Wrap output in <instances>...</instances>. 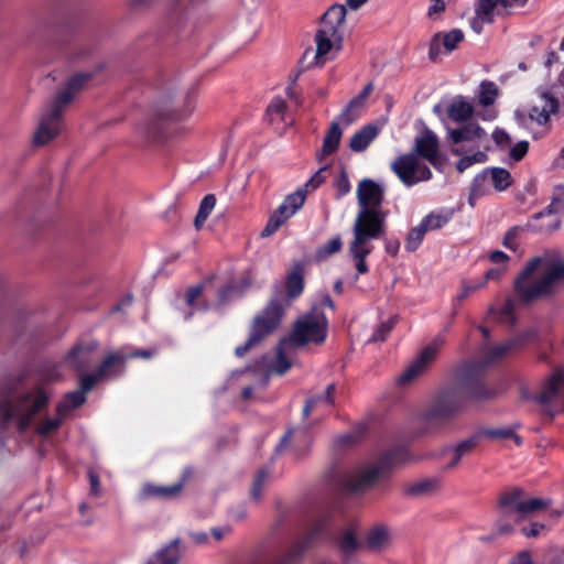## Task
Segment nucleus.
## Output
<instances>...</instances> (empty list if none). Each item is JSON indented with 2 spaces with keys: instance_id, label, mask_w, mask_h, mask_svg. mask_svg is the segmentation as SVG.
<instances>
[{
  "instance_id": "obj_1",
  "label": "nucleus",
  "mask_w": 564,
  "mask_h": 564,
  "mask_svg": "<svg viewBox=\"0 0 564 564\" xmlns=\"http://www.w3.org/2000/svg\"><path fill=\"white\" fill-rule=\"evenodd\" d=\"M324 307L335 308L329 295H324L321 303L313 305L312 310L299 318L292 334L282 339L276 348L275 361L270 369L279 375L286 372L292 362L290 356L294 348L307 344H322L326 339L328 322L323 312Z\"/></svg>"
},
{
  "instance_id": "obj_2",
  "label": "nucleus",
  "mask_w": 564,
  "mask_h": 564,
  "mask_svg": "<svg viewBox=\"0 0 564 564\" xmlns=\"http://www.w3.org/2000/svg\"><path fill=\"white\" fill-rule=\"evenodd\" d=\"M564 281V259L545 252L531 259L514 281V290L527 302L550 294Z\"/></svg>"
},
{
  "instance_id": "obj_3",
  "label": "nucleus",
  "mask_w": 564,
  "mask_h": 564,
  "mask_svg": "<svg viewBox=\"0 0 564 564\" xmlns=\"http://www.w3.org/2000/svg\"><path fill=\"white\" fill-rule=\"evenodd\" d=\"M286 294L275 295L269 304L254 317L247 343L236 348V355L241 357L250 347L259 344L271 334L281 323L283 314L294 299L304 290V280L299 268L294 269L286 279Z\"/></svg>"
},
{
  "instance_id": "obj_4",
  "label": "nucleus",
  "mask_w": 564,
  "mask_h": 564,
  "mask_svg": "<svg viewBox=\"0 0 564 564\" xmlns=\"http://www.w3.org/2000/svg\"><path fill=\"white\" fill-rule=\"evenodd\" d=\"M90 78L89 73H78L67 82L66 86L57 93L55 98L43 109L39 117L37 127L33 133L32 142L43 147L54 140L63 130L62 116L64 109L70 104L76 91Z\"/></svg>"
},
{
  "instance_id": "obj_5",
  "label": "nucleus",
  "mask_w": 564,
  "mask_h": 564,
  "mask_svg": "<svg viewBox=\"0 0 564 564\" xmlns=\"http://www.w3.org/2000/svg\"><path fill=\"white\" fill-rule=\"evenodd\" d=\"M387 215L383 210L359 209L352 226L354 238L349 243V253L359 274L368 272L366 262L373 246L372 239L381 238L386 231Z\"/></svg>"
},
{
  "instance_id": "obj_6",
  "label": "nucleus",
  "mask_w": 564,
  "mask_h": 564,
  "mask_svg": "<svg viewBox=\"0 0 564 564\" xmlns=\"http://www.w3.org/2000/svg\"><path fill=\"white\" fill-rule=\"evenodd\" d=\"M475 389L465 391L457 386L440 389L430 400L421 414V420L427 429H440L452 423L465 409L467 395L481 398Z\"/></svg>"
},
{
  "instance_id": "obj_7",
  "label": "nucleus",
  "mask_w": 564,
  "mask_h": 564,
  "mask_svg": "<svg viewBox=\"0 0 564 564\" xmlns=\"http://www.w3.org/2000/svg\"><path fill=\"white\" fill-rule=\"evenodd\" d=\"M345 19L343 4H334L323 14L315 35L317 64H325L341 50Z\"/></svg>"
},
{
  "instance_id": "obj_8",
  "label": "nucleus",
  "mask_w": 564,
  "mask_h": 564,
  "mask_svg": "<svg viewBox=\"0 0 564 564\" xmlns=\"http://www.w3.org/2000/svg\"><path fill=\"white\" fill-rule=\"evenodd\" d=\"M48 395L46 391L36 387L32 391L23 393L15 401H7L0 405V419L6 422H13L18 430H26L35 414L46 406Z\"/></svg>"
},
{
  "instance_id": "obj_9",
  "label": "nucleus",
  "mask_w": 564,
  "mask_h": 564,
  "mask_svg": "<svg viewBox=\"0 0 564 564\" xmlns=\"http://www.w3.org/2000/svg\"><path fill=\"white\" fill-rule=\"evenodd\" d=\"M401 183L408 187L432 178L430 167L414 153H405L397 156L390 165Z\"/></svg>"
},
{
  "instance_id": "obj_10",
  "label": "nucleus",
  "mask_w": 564,
  "mask_h": 564,
  "mask_svg": "<svg viewBox=\"0 0 564 564\" xmlns=\"http://www.w3.org/2000/svg\"><path fill=\"white\" fill-rule=\"evenodd\" d=\"M386 464L382 460H370L357 464L347 470L343 485L350 491L360 492L371 488L383 475Z\"/></svg>"
},
{
  "instance_id": "obj_11",
  "label": "nucleus",
  "mask_w": 564,
  "mask_h": 564,
  "mask_svg": "<svg viewBox=\"0 0 564 564\" xmlns=\"http://www.w3.org/2000/svg\"><path fill=\"white\" fill-rule=\"evenodd\" d=\"M525 492L521 488H512L501 494L499 498L500 517L495 524V535L509 534L516 525V518L519 513Z\"/></svg>"
},
{
  "instance_id": "obj_12",
  "label": "nucleus",
  "mask_w": 564,
  "mask_h": 564,
  "mask_svg": "<svg viewBox=\"0 0 564 564\" xmlns=\"http://www.w3.org/2000/svg\"><path fill=\"white\" fill-rule=\"evenodd\" d=\"M445 343L443 335L436 336L417 356V358L398 377L399 384H408L421 376L435 360L438 350Z\"/></svg>"
},
{
  "instance_id": "obj_13",
  "label": "nucleus",
  "mask_w": 564,
  "mask_h": 564,
  "mask_svg": "<svg viewBox=\"0 0 564 564\" xmlns=\"http://www.w3.org/2000/svg\"><path fill=\"white\" fill-rule=\"evenodd\" d=\"M558 107L560 100L554 88H538L529 110V118L539 124H545L550 120V116L558 110Z\"/></svg>"
},
{
  "instance_id": "obj_14",
  "label": "nucleus",
  "mask_w": 564,
  "mask_h": 564,
  "mask_svg": "<svg viewBox=\"0 0 564 564\" xmlns=\"http://www.w3.org/2000/svg\"><path fill=\"white\" fill-rule=\"evenodd\" d=\"M105 377L99 376V369L96 373H84L79 377L80 389L77 391L69 392L65 398L57 404L56 411L61 415H68V413L80 406L86 401V393L90 391L96 382Z\"/></svg>"
},
{
  "instance_id": "obj_15",
  "label": "nucleus",
  "mask_w": 564,
  "mask_h": 564,
  "mask_svg": "<svg viewBox=\"0 0 564 564\" xmlns=\"http://www.w3.org/2000/svg\"><path fill=\"white\" fill-rule=\"evenodd\" d=\"M203 0H174L169 8L171 23L184 28L197 20Z\"/></svg>"
},
{
  "instance_id": "obj_16",
  "label": "nucleus",
  "mask_w": 564,
  "mask_h": 564,
  "mask_svg": "<svg viewBox=\"0 0 564 564\" xmlns=\"http://www.w3.org/2000/svg\"><path fill=\"white\" fill-rule=\"evenodd\" d=\"M491 181L494 187L502 192L507 189L511 183L512 177L509 171L502 167H491L485 169L481 173L475 176L473 181L471 191L474 194L479 195L482 193L481 187L485 185L487 181Z\"/></svg>"
},
{
  "instance_id": "obj_17",
  "label": "nucleus",
  "mask_w": 564,
  "mask_h": 564,
  "mask_svg": "<svg viewBox=\"0 0 564 564\" xmlns=\"http://www.w3.org/2000/svg\"><path fill=\"white\" fill-rule=\"evenodd\" d=\"M359 209L382 210V191L371 180H362L357 188Z\"/></svg>"
},
{
  "instance_id": "obj_18",
  "label": "nucleus",
  "mask_w": 564,
  "mask_h": 564,
  "mask_svg": "<svg viewBox=\"0 0 564 564\" xmlns=\"http://www.w3.org/2000/svg\"><path fill=\"white\" fill-rule=\"evenodd\" d=\"M414 151L419 156L436 165L438 160V139L436 134L425 128L415 139Z\"/></svg>"
},
{
  "instance_id": "obj_19",
  "label": "nucleus",
  "mask_w": 564,
  "mask_h": 564,
  "mask_svg": "<svg viewBox=\"0 0 564 564\" xmlns=\"http://www.w3.org/2000/svg\"><path fill=\"white\" fill-rule=\"evenodd\" d=\"M451 141L456 144L452 150L455 155H463L464 150L459 147L463 142H476L485 135V131L476 123H468L459 129L448 131Z\"/></svg>"
},
{
  "instance_id": "obj_20",
  "label": "nucleus",
  "mask_w": 564,
  "mask_h": 564,
  "mask_svg": "<svg viewBox=\"0 0 564 564\" xmlns=\"http://www.w3.org/2000/svg\"><path fill=\"white\" fill-rule=\"evenodd\" d=\"M563 398L564 373L556 371L546 379L542 390L536 395V400L542 404H546Z\"/></svg>"
},
{
  "instance_id": "obj_21",
  "label": "nucleus",
  "mask_w": 564,
  "mask_h": 564,
  "mask_svg": "<svg viewBox=\"0 0 564 564\" xmlns=\"http://www.w3.org/2000/svg\"><path fill=\"white\" fill-rule=\"evenodd\" d=\"M153 355L151 350L142 349L127 352L126 350H119L109 354L99 367L100 377H109L111 375V368L115 366H122L129 358H150Z\"/></svg>"
},
{
  "instance_id": "obj_22",
  "label": "nucleus",
  "mask_w": 564,
  "mask_h": 564,
  "mask_svg": "<svg viewBox=\"0 0 564 564\" xmlns=\"http://www.w3.org/2000/svg\"><path fill=\"white\" fill-rule=\"evenodd\" d=\"M97 348L96 341L78 344L66 356V362L74 369L80 370L91 361V354Z\"/></svg>"
},
{
  "instance_id": "obj_23",
  "label": "nucleus",
  "mask_w": 564,
  "mask_h": 564,
  "mask_svg": "<svg viewBox=\"0 0 564 564\" xmlns=\"http://www.w3.org/2000/svg\"><path fill=\"white\" fill-rule=\"evenodd\" d=\"M463 40L464 33L459 29H453L446 33H436L431 43L430 56L434 58L438 54L440 44H443L445 51L449 53L454 51Z\"/></svg>"
},
{
  "instance_id": "obj_24",
  "label": "nucleus",
  "mask_w": 564,
  "mask_h": 564,
  "mask_svg": "<svg viewBox=\"0 0 564 564\" xmlns=\"http://www.w3.org/2000/svg\"><path fill=\"white\" fill-rule=\"evenodd\" d=\"M379 127L375 123L364 126L360 130L356 131L350 138L349 148L354 152L365 151L369 144L378 137Z\"/></svg>"
},
{
  "instance_id": "obj_25",
  "label": "nucleus",
  "mask_w": 564,
  "mask_h": 564,
  "mask_svg": "<svg viewBox=\"0 0 564 564\" xmlns=\"http://www.w3.org/2000/svg\"><path fill=\"white\" fill-rule=\"evenodd\" d=\"M343 130L339 127V122L333 121L324 137L321 152L317 154L319 161L337 151Z\"/></svg>"
},
{
  "instance_id": "obj_26",
  "label": "nucleus",
  "mask_w": 564,
  "mask_h": 564,
  "mask_svg": "<svg viewBox=\"0 0 564 564\" xmlns=\"http://www.w3.org/2000/svg\"><path fill=\"white\" fill-rule=\"evenodd\" d=\"M390 530L383 524L371 528L366 536L367 546L373 551L384 550L390 544Z\"/></svg>"
},
{
  "instance_id": "obj_27",
  "label": "nucleus",
  "mask_w": 564,
  "mask_h": 564,
  "mask_svg": "<svg viewBox=\"0 0 564 564\" xmlns=\"http://www.w3.org/2000/svg\"><path fill=\"white\" fill-rule=\"evenodd\" d=\"M193 110L194 105L191 101L184 104L173 102L171 106L162 108L159 116L170 121L181 122L187 119Z\"/></svg>"
},
{
  "instance_id": "obj_28",
  "label": "nucleus",
  "mask_w": 564,
  "mask_h": 564,
  "mask_svg": "<svg viewBox=\"0 0 564 564\" xmlns=\"http://www.w3.org/2000/svg\"><path fill=\"white\" fill-rule=\"evenodd\" d=\"M481 437V433L474 434L451 449V460L447 464V467H455L465 455L469 454L479 444Z\"/></svg>"
},
{
  "instance_id": "obj_29",
  "label": "nucleus",
  "mask_w": 564,
  "mask_h": 564,
  "mask_svg": "<svg viewBox=\"0 0 564 564\" xmlns=\"http://www.w3.org/2000/svg\"><path fill=\"white\" fill-rule=\"evenodd\" d=\"M519 343L520 340L518 338H512L502 344L486 348L484 351L485 364H494L501 360L511 352Z\"/></svg>"
},
{
  "instance_id": "obj_30",
  "label": "nucleus",
  "mask_w": 564,
  "mask_h": 564,
  "mask_svg": "<svg viewBox=\"0 0 564 564\" xmlns=\"http://www.w3.org/2000/svg\"><path fill=\"white\" fill-rule=\"evenodd\" d=\"M181 557L182 554L178 539H174L154 554L156 564H178Z\"/></svg>"
},
{
  "instance_id": "obj_31",
  "label": "nucleus",
  "mask_w": 564,
  "mask_h": 564,
  "mask_svg": "<svg viewBox=\"0 0 564 564\" xmlns=\"http://www.w3.org/2000/svg\"><path fill=\"white\" fill-rule=\"evenodd\" d=\"M473 112L471 104L463 97L455 98L447 108L448 117L456 122L468 120Z\"/></svg>"
},
{
  "instance_id": "obj_32",
  "label": "nucleus",
  "mask_w": 564,
  "mask_h": 564,
  "mask_svg": "<svg viewBox=\"0 0 564 564\" xmlns=\"http://www.w3.org/2000/svg\"><path fill=\"white\" fill-rule=\"evenodd\" d=\"M304 202L305 194L302 191H296L288 195L275 210L288 220L304 205Z\"/></svg>"
},
{
  "instance_id": "obj_33",
  "label": "nucleus",
  "mask_w": 564,
  "mask_h": 564,
  "mask_svg": "<svg viewBox=\"0 0 564 564\" xmlns=\"http://www.w3.org/2000/svg\"><path fill=\"white\" fill-rule=\"evenodd\" d=\"M452 217L453 212L451 209L435 210L426 215L421 220V224L426 231L436 230L445 226Z\"/></svg>"
},
{
  "instance_id": "obj_34",
  "label": "nucleus",
  "mask_w": 564,
  "mask_h": 564,
  "mask_svg": "<svg viewBox=\"0 0 564 564\" xmlns=\"http://www.w3.org/2000/svg\"><path fill=\"white\" fill-rule=\"evenodd\" d=\"M549 506V501L538 498V497H527L524 495V498L522 500V505L518 506L520 508L519 513L516 518V524L520 521H522L525 517L531 516L535 513L536 511H540Z\"/></svg>"
},
{
  "instance_id": "obj_35",
  "label": "nucleus",
  "mask_w": 564,
  "mask_h": 564,
  "mask_svg": "<svg viewBox=\"0 0 564 564\" xmlns=\"http://www.w3.org/2000/svg\"><path fill=\"white\" fill-rule=\"evenodd\" d=\"M334 392L335 386L328 384L323 394L313 397L312 399L307 400L305 406L303 408V415L307 416L311 411H313L318 405H325L326 408L332 406L334 404Z\"/></svg>"
},
{
  "instance_id": "obj_36",
  "label": "nucleus",
  "mask_w": 564,
  "mask_h": 564,
  "mask_svg": "<svg viewBox=\"0 0 564 564\" xmlns=\"http://www.w3.org/2000/svg\"><path fill=\"white\" fill-rule=\"evenodd\" d=\"M564 210V202L562 199H553L551 204L541 213H539L535 217L542 218V217H552L551 223L544 228L545 230H555L560 227L561 221L556 217V215Z\"/></svg>"
},
{
  "instance_id": "obj_37",
  "label": "nucleus",
  "mask_w": 564,
  "mask_h": 564,
  "mask_svg": "<svg viewBox=\"0 0 564 564\" xmlns=\"http://www.w3.org/2000/svg\"><path fill=\"white\" fill-rule=\"evenodd\" d=\"M364 107V105L352 98L346 108L340 112L336 121H338L339 124L343 123L344 126H350L360 117Z\"/></svg>"
},
{
  "instance_id": "obj_38",
  "label": "nucleus",
  "mask_w": 564,
  "mask_h": 564,
  "mask_svg": "<svg viewBox=\"0 0 564 564\" xmlns=\"http://www.w3.org/2000/svg\"><path fill=\"white\" fill-rule=\"evenodd\" d=\"M216 205V197L213 194H208L204 196V198L200 200L199 208L197 212V215L194 220V225L196 229H200L210 213L214 210Z\"/></svg>"
},
{
  "instance_id": "obj_39",
  "label": "nucleus",
  "mask_w": 564,
  "mask_h": 564,
  "mask_svg": "<svg viewBox=\"0 0 564 564\" xmlns=\"http://www.w3.org/2000/svg\"><path fill=\"white\" fill-rule=\"evenodd\" d=\"M326 527V519H317L315 520L312 525L310 527L306 534L303 536V539L299 542V547L301 550H304L308 546H311L317 538L323 533L324 529Z\"/></svg>"
},
{
  "instance_id": "obj_40",
  "label": "nucleus",
  "mask_w": 564,
  "mask_h": 564,
  "mask_svg": "<svg viewBox=\"0 0 564 564\" xmlns=\"http://www.w3.org/2000/svg\"><path fill=\"white\" fill-rule=\"evenodd\" d=\"M286 102L281 97H275L267 108V118L270 123L275 124L284 120Z\"/></svg>"
},
{
  "instance_id": "obj_41",
  "label": "nucleus",
  "mask_w": 564,
  "mask_h": 564,
  "mask_svg": "<svg viewBox=\"0 0 564 564\" xmlns=\"http://www.w3.org/2000/svg\"><path fill=\"white\" fill-rule=\"evenodd\" d=\"M66 416L67 415H61L59 413L56 412V416L54 417H44L39 422L36 426V433L41 436L51 435L52 433L56 432L59 429L62 422Z\"/></svg>"
},
{
  "instance_id": "obj_42",
  "label": "nucleus",
  "mask_w": 564,
  "mask_h": 564,
  "mask_svg": "<svg viewBox=\"0 0 564 564\" xmlns=\"http://www.w3.org/2000/svg\"><path fill=\"white\" fill-rule=\"evenodd\" d=\"M487 161V154L480 150L473 152L471 154L463 155L456 163V169L459 173H463L468 167L477 163H485Z\"/></svg>"
},
{
  "instance_id": "obj_43",
  "label": "nucleus",
  "mask_w": 564,
  "mask_h": 564,
  "mask_svg": "<svg viewBox=\"0 0 564 564\" xmlns=\"http://www.w3.org/2000/svg\"><path fill=\"white\" fill-rule=\"evenodd\" d=\"M427 231L420 223L417 226L412 228L405 239V249L408 251H415L423 241V238Z\"/></svg>"
},
{
  "instance_id": "obj_44",
  "label": "nucleus",
  "mask_w": 564,
  "mask_h": 564,
  "mask_svg": "<svg viewBox=\"0 0 564 564\" xmlns=\"http://www.w3.org/2000/svg\"><path fill=\"white\" fill-rule=\"evenodd\" d=\"M343 247L340 236H335L324 245L319 246L316 251V256L319 260H324L332 254L337 253Z\"/></svg>"
},
{
  "instance_id": "obj_45",
  "label": "nucleus",
  "mask_w": 564,
  "mask_h": 564,
  "mask_svg": "<svg viewBox=\"0 0 564 564\" xmlns=\"http://www.w3.org/2000/svg\"><path fill=\"white\" fill-rule=\"evenodd\" d=\"M505 1L506 0H479L476 4L475 13L478 14L480 19L491 22L496 7L499 2Z\"/></svg>"
},
{
  "instance_id": "obj_46",
  "label": "nucleus",
  "mask_w": 564,
  "mask_h": 564,
  "mask_svg": "<svg viewBox=\"0 0 564 564\" xmlns=\"http://www.w3.org/2000/svg\"><path fill=\"white\" fill-rule=\"evenodd\" d=\"M498 96L497 85L492 82H482L479 90V102L482 106H490Z\"/></svg>"
},
{
  "instance_id": "obj_47",
  "label": "nucleus",
  "mask_w": 564,
  "mask_h": 564,
  "mask_svg": "<svg viewBox=\"0 0 564 564\" xmlns=\"http://www.w3.org/2000/svg\"><path fill=\"white\" fill-rule=\"evenodd\" d=\"M181 490V485H173L167 487H156L153 485H145L143 487L144 496H158V497H173L177 495Z\"/></svg>"
},
{
  "instance_id": "obj_48",
  "label": "nucleus",
  "mask_w": 564,
  "mask_h": 564,
  "mask_svg": "<svg viewBox=\"0 0 564 564\" xmlns=\"http://www.w3.org/2000/svg\"><path fill=\"white\" fill-rule=\"evenodd\" d=\"M359 545L360 543L352 530L349 529L343 532L339 540V546L345 554L354 553L359 547Z\"/></svg>"
},
{
  "instance_id": "obj_49",
  "label": "nucleus",
  "mask_w": 564,
  "mask_h": 564,
  "mask_svg": "<svg viewBox=\"0 0 564 564\" xmlns=\"http://www.w3.org/2000/svg\"><path fill=\"white\" fill-rule=\"evenodd\" d=\"M286 221L284 216H281L276 210L269 218L265 227L261 231V237H270Z\"/></svg>"
},
{
  "instance_id": "obj_50",
  "label": "nucleus",
  "mask_w": 564,
  "mask_h": 564,
  "mask_svg": "<svg viewBox=\"0 0 564 564\" xmlns=\"http://www.w3.org/2000/svg\"><path fill=\"white\" fill-rule=\"evenodd\" d=\"M486 285V280H478L473 282L463 281L462 290L457 294L456 300L463 301L467 299L471 293L482 289Z\"/></svg>"
},
{
  "instance_id": "obj_51",
  "label": "nucleus",
  "mask_w": 564,
  "mask_h": 564,
  "mask_svg": "<svg viewBox=\"0 0 564 564\" xmlns=\"http://www.w3.org/2000/svg\"><path fill=\"white\" fill-rule=\"evenodd\" d=\"M393 326L394 323L391 319L380 324L369 338V341H383L387 338L388 334L393 328Z\"/></svg>"
},
{
  "instance_id": "obj_52",
  "label": "nucleus",
  "mask_w": 564,
  "mask_h": 564,
  "mask_svg": "<svg viewBox=\"0 0 564 564\" xmlns=\"http://www.w3.org/2000/svg\"><path fill=\"white\" fill-rule=\"evenodd\" d=\"M480 433L492 438H513L517 444H520V437L516 435L510 429L487 430Z\"/></svg>"
},
{
  "instance_id": "obj_53",
  "label": "nucleus",
  "mask_w": 564,
  "mask_h": 564,
  "mask_svg": "<svg viewBox=\"0 0 564 564\" xmlns=\"http://www.w3.org/2000/svg\"><path fill=\"white\" fill-rule=\"evenodd\" d=\"M435 486H436V481H434V480H430V479L421 480V481L412 484L408 488V494H410V495H422V494L429 492Z\"/></svg>"
},
{
  "instance_id": "obj_54",
  "label": "nucleus",
  "mask_w": 564,
  "mask_h": 564,
  "mask_svg": "<svg viewBox=\"0 0 564 564\" xmlns=\"http://www.w3.org/2000/svg\"><path fill=\"white\" fill-rule=\"evenodd\" d=\"M497 319L501 323L508 324H512L514 322L513 303L511 301H508L503 304L497 315Z\"/></svg>"
},
{
  "instance_id": "obj_55",
  "label": "nucleus",
  "mask_w": 564,
  "mask_h": 564,
  "mask_svg": "<svg viewBox=\"0 0 564 564\" xmlns=\"http://www.w3.org/2000/svg\"><path fill=\"white\" fill-rule=\"evenodd\" d=\"M293 436H296V437H306V431L305 430H290L288 431V433L281 438L280 443L276 445L275 449L276 452H281L283 448H285L291 438Z\"/></svg>"
},
{
  "instance_id": "obj_56",
  "label": "nucleus",
  "mask_w": 564,
  "mask_h": 564,
  "mask_svg": "<svg viewBox=\"0 0 564 564\" xmlns=\"http://www.w3.org/2000/svg\"><path fill=\"white\" fill-rule=\"evenodd\" d=\"M61 378V371L57 366L46 368L42 371L40 381L42 383H52Z\"/></svg>"
},
{
  "instance_id": "obj_57",
  "label": "nucleus",
  "mask_w": 564,
  "mask_h": 564,
  "mask_svg": "<svg viewBox=\"0 0 564 564\" xmlns=\"http://www.w3.org/2000/svg\"><path fill=\"white\" fill-rule=\"evenodd\" d=\"M446 9L445 0H431V4L427 10L430 19H437Z\"/></svg>"
},
{
  "instance_id": "obj_58",
  "label": "nucleus",
  "mask_w": 564,
  "mask_h": 564,
  "mask_svg": "<svg viewBox=\"0 0 564 564\" xmlns=\"http://www.w3.org/2000/svg\"><path fill=\"white\" fill-rule=\"evenodd\" d=\"M327 166H322L305 184L306 188L314 191L325 181Z\"/></svg>"
},
{
  "instance_id": "obj_59",
  "label": "nucleus",
  "mask_w": 564,
  "mask_h": 564,
  "mask_svg": "<svg viewBox=\"0 0 564 564\" xmlns=\"http://www.w3.org/2000/svg\"><path fill=\"white\" fill-rule=\"evenodd\" d=\"M188 538L196 545L205 546L210 544L209 535L205 531H191Z\"/></svg>"
},
{
  "instance_id": "obj_60",
  "label": "nucleus",
  "mask_w": 564,
  "mask_h": 564,
  "mask_svg": "<svg viewBox=\"0 0 564 564\" xmlns=\"http://www.w3.org/2000/svg\"><path fill=\"white\" fill-rule=\"evenodd\" d=\"M545 530L546 527L543 523L533 522L528 527H523L521 531L527 538H536Z\"/></svg>"
},
{
  "instance_id": "obj_61",
  "label": "nucleus",
  "mask_w": 564,
  "mask_h": 564,
  "mask_svg": "<svg viewBox=\"0 0 564 564\" xmlns=\"http://www.w3.org/2000/svg\"><path fill=\"white\" fill-rule=\"evenodd\" d=\"M529 143L527 141H520L516 143L510 150V156L514 161H520L528 152Z\"/></svg>"
},
{
  "instance_id": "obj_62",
  "label": "nucleus",
  "mask_w": 564,
  "mask_h": 564,
  "mask_svg": "<svg viewBox=\"0 0 564 564\" xmlns=\"http://www.w3.org/2000/svg\"><path fill=\"white\" fill-rule=\"evenodd\" d=\"M232 532V528L228 524L214 527L210 529L212 538L219 542Z\"/></svg>"
},
{
  "instance_id": "obj_63",
  "label": "nucleus",
  "mask_w": 564,
  "mask_h": 564,
  "mask_svg": "<svg viewBox=\"0 0 564 564\" xmlns=\"http://www.w3.org/2000/svg\"><path fill=\"white\" fill-rule=\"evenodd\" d=\"M267 477H268V475L263 470L259 471L258 476L256 477V480L253 482L252 490H251L252 497L254 499H259L261 497L262 486L264 485Z\"/></svg>"
},
{
  "instance_id": "obj_64",
  "label": "nucleus",
  "mask_w": 564,
  "mask_h": 564,
  "mask_svg": "<svg viewBox=\"0 0 564 564\" xmlns=\"http://www.w3.org/2000/svg\"><path fill=\"white\" fill-rule=\"evenodd\" d=\"M509 564H533V561L530 552L524 550L514 555Z\"/></svg>"
}]
</instances>
